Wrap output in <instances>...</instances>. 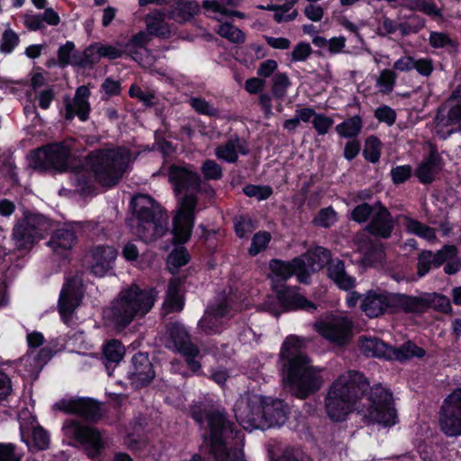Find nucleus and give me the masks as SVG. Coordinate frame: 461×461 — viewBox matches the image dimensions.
<instances>
[{
	"instance_id": "nucleus-32",
	"label": "nucleus",
	"mask_w": 461,
	"mask_h": 461,
	"mask_svg": "<svg viewBox=\"0 0 461 461\" xmlns=\"http://www.w3.org/2000/svg\"><path fill=\"white\" fill-rule=\"evenodd\" d=\"M398 223L402 226L409 233L415 234L429 241L436 238L435 230L421 222L406 215L397 218Z\"/></svg>"
},
{
	"instance_id": "nucleus-35",
	"label": "nucleus",
	"mask_w": 461,
	"mask_h": 461,
	"mask_svg": "<svg viewBox=\"0 0 461 461\" xmlns=\"http://www.w3.org/2000/svg\"><path fill=\"white\" fill-rule=\"evenodd\" d=\"M359 348L366 357L387 359L390 347L375 338H362L359 341Z\"/></svg>"
},
{
	"instance_id": "nucleus-56",
	"label": "nucleus",
	"mask_w": 461,
	"mask_h": 461,
	"mask_svg": "<svg viewBox=\"0 0 461 461\" xmlns=\"http://www.w3.org/2000/svg\"><path fill=\"white\" fill-rule=\"evenodd\" d=\"M312 124L320 135L326 134L333 124V120L322 114H316L313 117Z\"/></svg>"
},
{
	"instance_id": "nucleus-44",
	"label": "nucleus",
	"mask_w": 461,
	"mask_h": 461,
	"mask_svg": "<svg viewBox=\"0 0 461 461\" xmlns=\"http://www.w3.org/2000/svg\"><path fill=\"white\" fill-rule=\"evenodd\" d=\"M189 261V256L185 248L175 249L167 258V267L170 272H176L179 267L185 266Z\"/></svg>"
},
{
	"instance_id": "nucleus-47",
	"label": "nucleus",
	"mask_w": 461,
	"mask_h": 461,
	"mask_svg": "<svg viewBox=\"0 0 461 461\" xmlns=\"http://www.w3.org/2000/svg\"><path fill=\"white\" fill-rule=\"evenodd\" d=\"M235 231L240 238H245L255 229L254 221L249 216H239L234 221Z\"/></svg>"
},
{
	"instance_id": "nucleus-38",
	"label": "nucleus",
	"mask_w": 461,
	"mask_h": 461,
	"mask_svg": "<svg viewBox=\"0 0 461 461\" xmlns=\"http://www.w3.org/2000/svg\"><path fill=\"white\" fill-rule=\"evenodd\" d=\"M425 355L423 348L418 347L414 343L408 341L398 348L390 347L387 359H395L399 361L406 360L414 357H421Z\"/></svg>"
},
{
	"instance_id": "nucleus-26",
	"label": "nucleus",
	"mask_w": 461,
	"mask_h": 461,
	"mask_svg": "<svg viewBox=\"0 0 461 461\" xmlns=\"http://www.w3.org/2000/svg\"><path fill=\"white\" fill-rule=\"evenodd\" d=\"M117 257V251L111 246H98L92 251L91 271L103 276L110 271Z\"/></svg>"
},
{
	"instance_id": "nucleus-3",
	"label": "nucleus",
	"mask_w": 461,
	"mask_h": 461,
	"mask_svg": "<svg viewBox=\"0 0 461 461\" xmlns=\"http://www.w3.org/2000/svg\"><path fill=\"white\" fill-rule=\"evenodd\" d=\"M134 159L135 156L126 148L93 152L87 158L86 168L75 174L77 185L85 191L95 180L102 185L112 186L118 183Z\"/></svg>"
},
{
	"instance_id": "nucleus-6",
	"label": "nucleus",
	"mask_w": 461,
	"mask_h": 461,
	"mask_svg": "<svg viewBox=\"0 0 461 461\" xmlns=\"http://www.w3.org/2000/svg\"><path fill=\"white\" fill-rule=\"evenodd\" d=\"M157 294L154 290H142L131 285L121 291L111 306L104 311L105 321L122 330L134 319L146 315L153 307Z\"/></svg>"
},
{
	"instance_id": "nucleus-42",
	"label": "nucleus",
	"mask_w": 461,
	"mask_h": 461,
	"mask_svg": "<svg viewBox=\"0 0 461 461\" xmlns=\"http://www.w3.org/2000/svg\"><path fill=\"white\" fill-rule=\"evenodd\" d=\"M429 43L434 49L445 48L455 50L456 48V41L446 32H431L429 37Z\"/></svg>"
},
{
	"instance_id": "nucleus-20",
	"label": "nucleus",
	"mask_w": 461,
	"mask_h": 461,
	"mask_svg": "<svg viewBox=\"0 0 461 461\" xmlns=\"http://www.w3.org/2000/svg\"><path fill=\"white\" fill-rule=\"evenodd\" d=\"M19 420L21 438L29 447L45 449L49 447L50 437L34 417L22 412L19 415Z\"/></svg>"
},
{
	"instance_id": "nucleus-24",
	"label": "nucleus",
	"mask_w": 461,
	"mask_h": 461,
	"mask_svg": "<svg viewBox=\"0 0 461 461\" xmlns=\"http://www.w3.org/2000/svg\"><path fill=\"white\" fill-rule=\"evenodd\" d=\"M275 289H277L276 285H275ZM276 295L280 308L284 312L295 311L298 309L312 312L316 309V306L300 294L295 287H286L285 289L276 290Z\"/></svg>"
},
{
	"instance_id": "nucleus-21",
	"label": "nucleus",
	"mask_w": 461,
	"mask_h": 461,
	"mask_svg": "<svg viewBox=\"0 0 461 461\" xmlns=\"http://www.w3.org/2000/svg\"><path fill=\"white\" fill-rule=\"evenodd\" d=\"M82 296L83 285L80 279L73 278L66 283L59 301V313L65 323H68L71 320L72 313L79 305Z\"/></svg>"
},
{
	"instance_id": "nucleus-59",
	"label": "nucleus",
	"mask_w": 461,
	"mask_h": 461,
	"mask_svg": "<svg viewBox=\"0 0 461 461\" xmlns=\"http://www.w3.org/2000/svg\"><path fill=\"white\" fill-rule=\"evenodd\" d=\"M0 461H21L14 444L0 442Z\"/></svg>"
},
{
	"instance_id": "nucleus-33",
	"label": "nucleus",
	"mask_w": 461,
	"mask_h": 461,
	"mask_svg": "<svg viewBox=\"0 0 461 461\" xmlns=\"http://www.w3.org/2000/svg\"><path fill=\"white\" fill-rule=\"evenodd\" d=\"M440 170V160L437 154L431 153L425 158L417 169V176L423 184L432 182L435 176Z\"/></svg>"
},
{
	"instance_id": "nucleus-31",
	"label": "nucleus",
	"mask_w": 461,
	"mask_h": 461,
	"mask_svg": "<svg viewBox=\"0 0 461 461\" xmlns=\"http://www.w3.org/2000/svg\"><path fill=\"white\" fill-rule=\"evenodd\" d=\"M182 283L179 279H172L168 285L163 307L167 312H180L184 307Z\"/></svg>"
},
{
	"instance_id": "nucleus-19",
	"label": "nucleus",
	"mask_w": 461,
	"mask_h": 461,
	"mask_svg": "<svg viewBox=\"0 0 461 461\" xmlns=\"http://www.w3.org/2000/svg\"><path fill=\"white\" fill-rule=\"evenodd\" d=\"M230 303H232V300L224 298L212 305L199 321L200 329L207 334L220 332L226 320L232 316V307Z\"/></svg>"
},
{
	"instance_id": "nucleus-49",
	"label": "nucleus",
	"mask_w": 461,
	"mask_h": 461,
	"mask_svg": "<svg viewBox=\"0 0 461 461\" xmlns=\"http://www.w3.org/2000/svg\"><path fill=\"white\" fill-rule=\"evenodd\" d=\"M408 8L411 11L422 12L428 15H440L436 5L428 0H415L409 4Z\"/></svg>"
},
{
	"instance_id": "nucleus-51",
	"label": "nucleus",
	"mask_w": 461,
	"mask_h": 461,
	"mask_svg": "<svg viewBox=\"0 0 461 461\" xmlns=\"http://www.w3.org/2000/svg\"><path fill=\"white\" fill-rule=\"evenodd\" d=\"M337 221V213L330 208H324L320 211L314 219V223L321 227H330Z\"/></svg>"
},
{
	"instance_id": "nucleus-53",
	"label": "nucleus",
	"mask_w": 461,
	"mask_h": 461,
	"mask_svg": "<svg viewBox=\"0 0 461 461\" xmlns=\"http://www.w3.org/2000/svg\"><path fill=\"white\" fill-rule=\"evenodd\" d=\"M246 195L255 197L258 200H265L272 194V189L269 186H260L250 185L243 189Z\"/></svg>"
},
{
	"instance_id": "nucleus-18",
	"label": "nucleus",
	"mask_w": 461,
	"mask_h": 461,
	"mask_svg": "<svg viewBox=\"0 0 461 461\" xmlns=\"http://www.w3.org/2000/svg\"><path fill=\"white\" fill-rule=\"evenodd\" d=\"M70 156V147L65 144H51L36 150L32 164L36 168H49L61 170L67 166Z\"/></svg>"
},
{
	"instance_id": "nucleus-30",
	"label": "nucleus",
	"mask_w": 461,
	"mask_h": 461,
	"mask_svg": "<svg viewBox=\"0 0 461 461\" xmlns=\"http://www.w3.org/2000/svg\"><path fill=\"white\" fill-rule=\"evenodd\" d=\"M165 13L155 10L146 17L147 31L149 34L168 38L171 36V28L165 21Z\"/></svg>"
},
{
	"instance_id": "nucleus-5",
	"label": "nucleus",
	"mask_w": 461,
	"mask_h": 461,
	"mask_svg": "<svg viewBox=\"0 0 461 461\" xmlns=\"http://www.w3.org/2000/svg\"><path fill=\"white\" fill-rule=\"evenodd\" d=\"M168 179L176 193L186 191L185 195L179 200L172 230L175 241L185 243L190 238L194 223V211L196 206V197L194 193L199 189L200 176L189 168L172 166Z\"/></svg>"
},
{
	"instance_id": "nucleus-4",
	"label": "nucleus",
	"mask_w": 461,
	"mask_h": 461,
	"mask_svg": "<svg viewBox=\"0 0 461 461\" xmlns=\"http://www.w3.org/2000/svg\"><path fill=\"white\" fill-rule=\"evenodd\" d=\"M234 412L240 426L249 431L280 426L286 420L283 401L259 394L241 395L234 405Z\"/></svg>"
},
{
	"instance_id": "nucleus-8",
	"label": "nucleus",
	"mask_w": 461,
	"mask_h": 461,
	"mask_svg": "<svg viewBox=\"0 0 461 461\" xmlns=\"http://www.w3.org/2000/svg\"><path fill=\"white\" fill-rule=\"evenodd\" d=\"M131 206L136 215L133 223H130L132 231L145 241H152L166 231L164 215L152 198L146 194H138L132 198Z\"/></svg>"
},
{
	"instance_id": "nucleus-46",
	"label": "nucleus",
	"mask_w": 461,
	"mask_h": 461,
	"mask_svg": "<svg viewBox=\"0 0 461 461\" xmlns=\"http://www.w3.org/2000/svg\"><path fill=\"white\" fill-rule=\"evenodd\" d=\"M270 240H271L270 233H268L267 231L257 232L253 236L251 246L249 249V253L251 256L258 255L259 252H261L267 249Z\"/></svg>"
},
{
	"instance_id": "nucleus-48",
	"label": "nucleus",
	"mask_w": 461,
	"mask_h": 461,
	"mask_svg": "<svg viewBox=\"0 0 461 461\" xmlns=\"http://www.w3.org/2000/svg\"><path fill=\"white\" fill-rule=\"evenodd\" d=\"M19 43L18 35L11 29H6L0 41V50L4 53H11Z\"/></svg>"
},
{
	"instance_id": "nucleus-22",
	"label": "nucleus",
	"mask_w": 461,
	"mask_h": 461,
	"mask_svg": "<svg viewBox=\"0 0 461 461\" xmlns=\"http://www.w3.org/2000/svg\"><path fill=\"white\" fill-rule=\"evenodd\" d=\"M155 372L148 355L138 353L133 356L127 372L131 384L135 388L147 385L154 378Z\"/></svg>"
},
{
	"instance_id": "nucleus-14",
	"label": "nucleus",
	"mask_w": 461,
	"mask_h": 461,
	"mask_svg": "<svg viewBox=\"0 0 461 461\" xmlns=\"http://www.w3.org/2000/svg\"><path fill=\"white\" fill-rule=\"evenodd\" d=\"M50 221L41 215H29L19 222L13 230V237L17 248L30 249L37 240L50 230Z\"/></svg>"
},
{
	"instance_id": "nucleus-1",
	"label": "nucleus",
	"mask_w": 461,
	"mask_h": 461,
	"mask_svg": "<svg viewBox=\"0 0 461 461\" xmlns=\"http://www.w3.org/2000/svg\"><path fill=\"white\" fill-rule=\"evenodd\" d=\"M356 371L339 375L330 385L325 397V411L334 422H342L354 411L360 412L370 423L391 427L397 423V413L392 393L381 385L370 388Z\"/></svg>"
},
{
	"instance_id": "nucleus-12",
	"label": "nucleus",
	"mask_w": 461,
	"mask_h": 461,
	"mask_svg": "<svg viewBox=\"0 0 461 461\" xmlns=\"http://www.w3.org/2000/svg\"><path fill=\"white\" fill-rule=\"evenodd\" d=\"M314 330L323 339L335 345L348 343L353 335V321L345 315H328L313 323Z\"/></svg>"
},
{
	"instance_id": "nucleus-25",
	"label": "nucleus",
	"mask_w": 461,
	"mask_h": 461,
	"mask_svg": "<svg viewBox=\"0 0 461 461\" xmlns=\"http://www.w3.org/2000/svg\"><path fill=\"white\" fill-rule=\"evenodd\" d=\"M89 95L88 88L83 86L77 88L72 100H65V118L67 120H72L75 116H77L81 121H86L88 118L90 111Z\"/></svg>"
},
{
	"instance_id": "nucleus-13",
	"label": "nucleus",
	"mask_w": 461,
	"mask_h": 461,
	"mask_svg": "<svg viewBox=\"0 0 461 461\" xmlns=\"http://www.w3.org/2000/svg\"><path fill=\"white\" fill-rule=\"evenodd\" d=\"M64 435L84 446L86 454L95 457L105 446L104 436L95 428L82 426L77 421L68 420L62 427Z\"/></svg>"
},
{
	"instance_id": "nucleus-34",
	"label": "nucleus",
	"mask_w": 461,
	"mask_h": 461,
	"mask_svg": "<svg viewBox=\"0 0 461 461\" xmlns=\"http://www.w3.org/2000/svg\"><path fill=\"white\" fill-rule=\"evenodd\" d=\"M200 5L196 1L177 0L174 5V10L170 14V17L180 22H186L198 14Z\"/></svg>"
},
{
	"instance_id": "nucleus-11",
	"label": "nucleus",
	"mask_w": 461,
	"mask_h": 461,
	"mask_svg": "<svg viewBox=\"0 0 461 461\" xmlns=\"http://www.w3.org/2000/svg\"><path fill=\"white\" fill-rule=\"evenodd\" d=\"M459 131H461V85L438 108L434 126L435 133L443 140Z\"/></svg>"
},
{
	"instance_id": "nucleus-62",
	"label": "nucleus",
	"mask_w": 461,
	"mask_h": 461,
	"mask_svg": "<svg viewBox=\"0 0 461 461\" xmlns=\"http://www.w3.org/2000/svg\"><path fill=\"white\" fill-rule=\"evenodd\" d=\"M430 303L434 308L443 312H449L452 310L449 299L442 294H434L431 296Z\"/></svg>"
},
{
	"instance_id": "nucleus-2",
	"label": "nucleus",
	"mask_w": 461,
	"mask_h": 461,
	"mask_svg": "<svg viewBox=\"0 0 461 461\" xmlns=\"http://www.w3.org/2000/svg\"><path fill=\"white\" fill-rule=\"evenodd\" d=\"M304 347L303 339L289 336L281 349V357L287 362L285 364L284 382L302 399L319 390L323 384L321 370L311 366L302 352Z\"/></svg>"
},
{
	"instance_id": "nucleus-39",
	"label": "nucleus",
	"mask_w": 461,
	"mask_h": 461,
	"mask_svg": "<svg viewBox=\"0 0 461 461\" xmlns=\"http://www.w3.org/2000/svg\"><path fill=\"white\" fill-rule=\"evenodd\" d=\"M362 129V120L359 116H354L336 127L337 132L345 138H351L357 136Z\"/></svg>"
},
{
	"instance_id": "nucleus-52",
	"label": "nucleus",
	"mask_w": 461,
	"mask_h": 461,
	"mask_svg": "<svg viewBox=\"0 0 461 461\" xmlns=\"http://www.w3.org/2000/svg\"><path fill=\"white\" fill-rule=\"evenodd\" d=\"M50 358V354L47 349L41 350L40 357L38 358L32 357L30 355L23 357L22 359V362L24 363V365L30 364L33 365L32 370L30 371L32 374H37L43 365L47 362V360Z\"/></svg>"
},
{
	"instance_id": "nucleus-28",
	"label": "nucleus",
	"mask_w": 461,
	"mask_h": 461,
	"mask_svg": "<svg viewBox=\"0 0 461 461\" xmlns=\"http://www.w3.org/2000/svg\"><path fill=\"white\" fill-rule=\"evenodd\" d=\"M76 243V236L72 230L59 229L51 237L48 246L51 248L58 257L66 258Z\"/></svg>"
},
{
	"instance_id": "nucleus-43",
	"label": "nucleus",
	"mask_w": 461,
	"mask_h": 461,
	"mask_svg": "<svg viewBox=\"0 0 461 461\" xmlns=\"http://www.w3.org/2000/svg\"><path fill=\"white\" fill-rule=\"evenodd\" d=\"M381 149V141L377 138L371 136L366 140L363 155L366 160L371 163H376L380 159Z\"/></svg>"
},
{
	"instance_id": "nucleus-9",
	"label": "nucleus",
	"mask_w": 461,
	"mask_h": 461,
	"mask_svg": "<svg viewBox=\"0 0 461 461\" xmlns=\"http://www.w3.org/2000/svg\"><path fill=\"white\" fill-rule=\"evenodd\" d=\"M330 252L324 248L318 247L305 255L300 257V259L304 260L303 265V271L308 279L311 272L321 269L328 264L327 274L330 280L341 290L350 291L356 285V278L348 275L344 267V263L339 260L330 261Z\"/></svg>"
},
{
	"instance_id": "nucleus-54",
	"label": "nucleus",
	"mask_w": 461,
	"mask_h": 461,
	"mask_svg": "<svg viewBox=\"0 0 461 461\" xmlns=\"http://www.w3.org/2000/svg\"><path fill=\"white\" fill-rule=\"evenodd\" d=\"M375 210L376 207L373 208L367 203H362L354 208L351 218L357 222H364L372 213H375Z\"/></svg>"
},
{
	"instance_id": "nucleus-41",
	"label": "nucleus",
	"mask_w": 461,
	"mask_h": 461,
	"mask_svg": "<svg viewBox=\"0 0 461 461\" xmlns=\"http://www.w3.org/2000/svg\"><path fill=\"white\" fill-rule=\"evenodd\" d=\"M103 351L105 358L109 362L115 364L119 363L125 354V348L123 345L116 339H113L107 342L104 346Z\"/></svg>"
},
{
	"instance_id": "nucleus-23",
	"label": "nucleus",
	"mask_w": 461,
	"mask_h": 461,
	"mask_svg": "<svg viewBox=\"0 0 461 461\" xmlns=\"http://www.w3.org/2000/svg\"><path fill=\"white\" fill-rule=\"evenodd\" d=\"M303 265H304V260L299 258H294L292 262L273 260L270 264L273 283L285 281L293 275L297 276L299 282L307 283V278L303 271Z\"/></svg>"
},
{
	"instance_id": "nucleus-45",
	"label": "nucleus",
	"mask_w": 461,
	"mask_h": 461,
	"mask_svg": "<svg viewBox=\"0 0 461 461\" xmlns=\"http://www.w3.org/2000/svg\"><path fill=\"white\" fill-rule=\"evenodd\" d=\"M217 32L220 36L233 43H241L245 41V34L242 31L231 23H225L220 24Z\"/></svg>"
},
{
	"instance_id": "nucleus-58",
	"label": "nucleus",
	"mask_w": 461,
	"mask_h": 461,
	"mask_svg": "<svg viewBox=\"0 0 461 461\" xmlns=\"http://www.w3.org/2000/svg\"><path fill=\"white\" fill-rule=\"evenodd\" d=\"M204 177L207 179H219L221 177V168L213 160H206L202 167Z\"/></svg>"
},
{
	"instance_id": "nucleus-7",
	"label": "nucleus",
	"mask_w": 461,
	"mask_h": 461,
	"mask_svg": "<svg viewBox=\"0 0 461 461\" xmlns=\"http://www.w3.org/2000/svg\"><path fill=\"white\" fill-rule=\"evenodd\" d=\"M205 422L209 428V437L206 441L209 443L210 451L217 461H244L243 453L240 448H234L231 451L227 447L230 438H237L241 441L240 431H234L230 424L226 422L224 414L221 411H212L206 415Z\"/></svg>"
},
{
	"instance_id": "nucleus-29",
	"label": "nucleus",
	"mask_w": 461,
	"mask_h": 461,
	"mask_svg": "<svg viewBox=\"0 0 461 461\" xmlns=\"http://www.w3.org/2000/svg\"><path fill=\"white\" fill-rule=\"evenodd\" d=\"M393 227L388 211L384 207L377 205L374 217L368 225L369 231L374 235L387 238L390 236Z\"/></svg>"
},
{
	"instance_id": "nucleus-64",
	"label": "nucleus",
	"mask_w": 461,
	"mask_h": 461,
	"mask_svg": "<svg viewBox=\"0 0 461 461\" xmlns=\"http://www.w3.org/2000/svg\"><path fill=\"white\" fill-rule=\"evenodd\" d=\"M398 25L388 17H383L380 21L377 33L381 36H387L396 32Z\"/></svg>"
},
{
	"instance_id": "nucleus-61",
	"label": "nucleus",
	"mask_w": 461,
	"mask_h": 461,
	"mask_svg": "<svg viewBox=\"0 0 461 461\" xmlns=\"http://www.w3.org/2000/svg\"><path fill=\"white\" fill-rule=\"evenodd\" d=\"M413 68L416 69L420 75L423 77H429L433 71L432 59L429 58H421L416 60L414 59Z\"/></svg>"
},
{
	"instance_id": "nucleus-36",
	"label": "nucleus",
	"mask_w": 461,
	"mask_h": 461,
	"mask_svg": "<svg viewBox=\"0 0 461 461\" xmlns=\"http://www.w3.org/2000/svg\"><path fill=\"white\" fill-rule=\"evenodd\" d=\"M246 152L244 141L240 139H234L218 147L215 153L220 159L234 162L238 158L239 154H245Z\"/></svg>"
},
{
	"instance_id": "nucleus-60",
	"label": "nucleus",
	"mask_w": 461,
	"mask_h": 461,
	"mask_svg": "<svg viewBox=\"0 0 461 461\" xmlns=\"http://www.w3.org/2000/svg\"><path fill=\"white\" fill-rule=\"evenodd\" d=\"M312 52V48L309 43L300 42L294 48L291 53L293 61H303L306 59Z\"/></svg>"
},
{
	"instance_id": "nucleus-16",
	"label": "nucleus",
	"mask_w": 461,
	"mask_h": 461,
	"mask_svg": "<svg viewBox=\"0 0 461 461\" xmlns=\"http://www.w3.org/2000/svg\"><path fill=\"white\" fill-rule=\"evenodd\" d=\"M439 425L448 437L461 435V388L446 397L440 410Z\"/></svg>"
},
{
	"instance_id": "nucleus-55",
	"label": "nucleus",
	"mask_w": 461,
	"mask_h": 461,
	"mask_svg": "<svg viewBox=\"0 0 461 461\" xmlns=\"http://www.w3.org/2000/svg\"><path fill=\"white\" fill-rule=\"evenodd\" d=\"M290 86V81L285 74H276L274 77L273 92L278 96L282 97L286 94V90Z\"/></svg>"
},
{
	"instance_id": "nucleus-37",
	"label": "nucleus",
	"mask_w": 461,
	"mask_h": 461,
	"mask_svg": "<svg viewBox=\"0 0 461 461\" xmlns=\"http://www.w3.org/2000/svg\"><path fill=\"white\" fill-rule=\"evenodd\" d=\"M241 0H204L203 7L214 14V18L221 20L226 14H230V11L239 6Z\"/></svg>"
},
{
	"instance_id": "nucleus-15",
	"label": "nucleus",
	"mask_w": 461,
	"mask_h": 461,
	"mask_svg": "<svg viewBox=\"0 0 461 461\" xmlns=\"http://www.w3.org/2000/svg\"><path fill=\"white\" fill-rule=\"evenodd\" d=\"M446 263L445 272L452 275L461 268V261L456 256V249L453 246H445L441 250L433 254L431 251H422L419 256L418 275L425 276L431 267H438Z\"/></svg>"
},
{
	"instance_id": "nucleus-40",
	"label": "nucleus",
	"mask_w": 461,
	"mask_h": 461,
	"mask_svg": "<svg viewBox=\"0 0 461 461\" xmlns=\"http://www.w3.org/2000/svg\"><path fill=\"white\" fill-rule=\"evenodd\" d=\"M397 75L393 70L383 69L376 78L375 86L383 94L391 93L395 86Z\"/></svg>"
},
{
	"instance_id": "nucleus-50",
	"label": "nucleus",
	"mask_w": 461,
	"mask_h": 461,
	"mask_svg": "<svg viewBox=\"0 0 461 461\" xmlns=\"http://www.w3.org/2000/svg\"><path fill=\"white\" fill-rule=\"evenodd\" d=\"M189 104L199 113L210 116L218 114L217 109L201 97L191 98Z\"/></svg>"
},
{
	"instance_id": "nucleus-17",
	"label": "nucleus",
	"mask_w": 461,
	"mask_h": 461,
	"mask_svg": "<svg viewBox=\"0 0 461 461\" xmlns=\"http://www.w3.org/2000/svg\"><path fill=\"white\" fill-rule=\"evenodd\" d=\"M168 334L171 341L167 344L168 348L180 352L185 357L189 369L195 373L201 368V364L196 357L199 356V350L190 341L188 334L184 326L173 324Z\"/></svg>"
},
{
	"instance_id": "nucleus-57",
	"label": "nucleus",
	"mask_w": 461,
	"mask_h": 461,
	"mask_svg": "<svg viewBox=\"0 0 461 461\" xmlns=\"http://www.w3.org/2000/svg\"><path fill=\"white\" fill-rule=\"evenodd\" d=\"M411 167L409 165L398 166L391 170V176L394 184L405 182L411 175Z\"/></svg>"
},
{
	"instance_id": "nucleus-27",
	"label": "nucleus",
	"mask_w": 461,
	"mask_h": 461,
	"mask_svg": "<svg viewBox=\"0 0 461 461\" xmlns=\"http://www.w3.org/2000/svg\"><path fill=\"white\" fill-rule=\"evenodd\" d=\"M58 409L71 413H77L86 418L93 419L99 412L97 402L91 399H73L56 403Z\"/></svg>"
},
{
	"instance_id": "nucleus-10",
	"label": "nucleus",
	"mask_w": 461,
	"mask_h": 461,
	"mask_svg": "<svg viewBox=\"0 0 461 461\" xmlns=\"http://www.w3.org/2000/svg\"><path fill=\"white\" fill-rule=\"evenodd\" d=\"M420 301L401 294L368 292L361 302L362 311L370 318L378 317L386 312H416Z\"/></svg>"
},
{
	"instance_id": "nucleus-63",
	"label": "nucleus",
	"mask_w": 461,
	"mask_h": 461,
	"mask_svg": "<svg viewBox=\"0 0 461 461\" xmlns=\"http://www.w3.org/2000/svg\"><path fill=\"white\" fill-rule=\"evenodd\" d=\"M375 117L380 122H384L388 125H392L395 122L396 114L392 108L388 106H383L375 111Z\"/></svg>"
}]
</instances>
